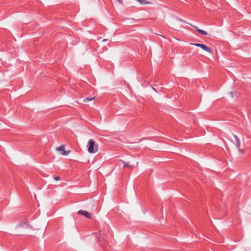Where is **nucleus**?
Listing matches in <instances>:
<instances>
[{"instance_id": "obj_9", "label": "nucleus", "mask_w": 251, "mask_h": 251, "mask_svg": "<svg viewBox=\"0 0 251 251\" xmlns=\"http://www.w3.org/2000/svg\"><path fill=\"white\" fill-rule=\"evenodd\" d=\"M191 45H194L195 46H197V47H200L201 48V45L202 44H199V43H191Z\"/></svg>"}, {"instance_id": "obj_8", "label": "nucleus", "mask_w": 251, "mask_h": 251, "mask_svg": "<svg viewBox=\"0 0 251 251\" xmlns=\"http://www.w3.org/2000/svg\"><path fill=\"white\" fill-rule=\"evenodd\" d=\"M94 99H95V97H91L90 98H87L83 100V101L86 102L87 101L92 100H94Z\"/></svg>"}, {"instance_id": "obj_12", "label": "nucleus", "mask_w": 251, "mask_h": 251, "mask_svg": "<svg viewBox=\"0 0 251 251\" xmlns=\"http://www.w3.org/2000/svg\"><path fill=\"white\" fill-rule=\"evenodd\" d=\"M118 2H120V3H122V0H117Z\"/></svg>"}, {"instance_id": "obj_10", "label": "nucleus", "mask_w": 251, "mask_h": 251, "mask_svg": "<svg viewBox=\"0 0 251 251\" xmlns=\"http://www.w3.org/2000/svg\"><path fill=\"white\" fill-rule=\"evenodd\" d=\"M54 179L55 180H59L60 179L59 176H55L54 177Z\"/></svg>"}, {"instance_id": "obj_5", "label": "nucleus", "mask_w": 251, "mask_h": 251, "mask_svg": "<svg viewBox=\"0 0 251 251\" xmlns=\"http://www.w3.org/2000/svg\"><path fill=\"white\" fill-rule=\"evenodd\" d=\"M234 139L235 140V143H236V146L239 149V151H242L240 149V141L239 139L237 137V136H236L235 135H234Z\"/></svg>"}, {"instance_id": "obj_15", "label": "nucleus", "mask_w": 251, "mask_h": 251, "mask_svg": "<svg viewBox=\"0 0 251 251\" xmlns=\"http://www.w3.org/2000/svg\"><path fill=\"white\" fill-rule=\"evenodd\" d=\"M180 21H181V22H183V20H180Z\"/></svg>"}, {"instance_id": "obj_13", "label": "nucleus", "mask_w": 251, "mask_h": 251, "mask_svg": "<svg viewBox=\"0 0 251 251\" xmlns=\"http://www.w3.org/2000/svg\"><path fill=\"white\" fill-rule=\"evenodd\" d=\"M107 40V39H103V40H102V41H103V42H105V41H106Z\"/></svg>"}, {"instance_id": "obj_3", "label": "nucleus", "mask_w": 251, "mask_h": 251, "mask_svg": "<svg viewBox=\"0 0 251 251\" xmlns=\"http://www.w3.org/2000/svg\"><path fill=\"white\" fill-rule=\"evenodd\" d=\"M57 149L59 151H62L63 152L62 153V154L63 155H66L69 154V153L70 152V150L67 151H64V150H65V146L64 145H61V146H59V147H58L57 148Z\"/></svg>"}, {"instance_id": "obj_11", "label": "nucleus", "mask_w": 251, "mask_h": 251, "mask_svg": "<svg viewBox=\"0 0 251 251\" xmlns=\"http://www.w3.org/2000/svg\"><path fill=\"white\" fill-rule=\"evenodd\" d=\"M26 223H27L26 221L24 222V223L21 224V226H22L23 224H26Z\"/></svg>"}, {"instance_id": "obj_6", "label": "nucleus", "mask_w": 251, "mask_h": 251, "mask_svg": "<svg viewBox=\"0 0 251 251\" xmlns=\"http://www.w3.org/2000/svg\"><path fill=\"white\" fill-rule=\"evenodd\" d=\"M195 28L197 29V31L198 32H199V33H200L202 35H207V32L206 31H204L203 30H201V29L198 28V27L197 26H195Z\"/></svg>"}, {"instance_id": "obj_7", "label": "nucleus", "mask_w": 251, "mask_h": 251, "mask_svg": "<svg viewBox=\"0 0 251 251\" xmlns=\"http://www.w3.org/2000/svg\"><path fill=\"white\" fill-rule=\"evenodd\" d=\"M122 163L124 165V168L128 167V168H132V167H133L132 165H130L129 164V162L126 163L125 161H122Z\"/></svg>"}, {"instance_id": "obj_4", "label": "nucleus", "mask_w": 251, "mask_h": 251, "mask_svg": "<svg viewBox=\"0 0 251 251\" xmlns=\"http://www.w3.org/2000/svg\"><path fill=\"white\" fill-rule=\"evenodd\" d=\"M201 48L210 53H212V50L209 47L204 44H202L201 46Z\"/></svg>"}, {"instance_id": "obj_2", "label": "nucleus", "mask_w": 251, "mask_h": 251, "mask_svg": "<svg viewBox=\"0 0 251 251\" xmlns=\"http://www.w3.org/2000/svg\"><path fill=\"white\" fill-rule=\"evenodd\" d=\"M78 214L79 215H82L88 219L92 218L91 214L86 211L80 210L78 211Z\"/></svg>"}, {"instance_id": "obj_1", "label": "nucleus", "mask_w": 251, "mask_h": 251, "mask_svg": "<svg viewBox=\"0 0 251 251\" xmlns=\"http://www.w3.org/2000/svg\"><path fill=\"white\" fill-rule=\"evenodd\" d=\"M87 146L89 153H94L98 151V145L93 139L89 140Z\"/></svg>"}, {"instance_id": "obj_14", "label": "nucleus", "mask_w": 251, "mask_h": 251, "mask_svg": "<svg viewBox=\"0 0 251 251\" xmlns=\"http://www.w3.org/2000/svg\"><path fill=\"white\" fill-rule=\"evenodd\" d=\"M153 88V90H154L155 91H156V90H155V88Z\"/></svg>"}]
</instances>
